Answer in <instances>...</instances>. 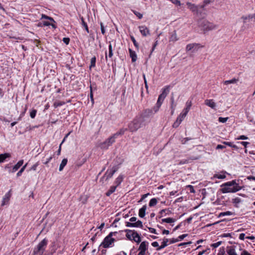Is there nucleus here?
<instances>
[{"mask_svg":"<svg viewBox=\"0 0 255 255\" xmlns=\"http://www.w3.org/2000/svg\"><path fill=\"white\" fill-rule=\"evenodd\" d=\"M222 186L223 187L221 189V191L223 193L236 192L241 189L240 187L235 180L225 183Z\"/></svg>","mask_w":255,"mask_h":255,"instance_id":"1","label":"nucleus"},{"mask_svg":"<svg viewBox=\"0 0 255 255\" xmlns=\"http://www.w3.org/2000/svg\"><path fill=\"white\" fill-rule=\"evenodd\" d=\"M198 25L204 33L215 29L217 25L205 19H200L198 21Z\"/></svg>","mask_w":255,"mask_h":255,"instance_id":"2","label":"nucleus"},{"mask_svg":"<svg viewBox=\"0 0 255 255\" xmlns=\"http://www.w3.org/2000/svg\"><path fill=\"white\" fill-rule=\"evenodd\" d=\"M48 244V240L44 239L34 249L33 254L34 255H43L45 248Z\"/></svg>","mask_w":255,"mask_h":255,"instance_id":"3","label":"nucleus"},{"mask_svg":"<svg viewBox=\"0 0 255 255\" xmlns=\"http://www.w3.org/2000/svg\"><path fill=\"white\" fill-rule=\"evenodd\" d=\"M169 86H166L163 89H162V93L159 96L156 103V105L158 108H159L161 106L163 100L166 98L168 93H169Z\"/></svg>","mask_w":255,"mask_h":255,"instance_id":"4","label":"nucleus"},{"mask_svg":"<svg viewBox=\"0 0 255 255\" xmlns=\"http://www.w3.org/2000/svg\"><path fill=\"white\" fill-rule=\"evenodd\" d=\"M128 129L130 132H134L140 128L141 125L135 118L130 123L128 124Z\"/></svg>","mask_w":255,"mask_h":255,"instance_id":"5","label":"nucleus"},{"mask_svg":"<svg viewBox=\"0 0 255 255\" xmlns=\"http://www.w3.org/2000/svg\"><path fill=\"white\" fill-rule=\"evenodd\" d=\"M116 138L113 135L107 139H106L104 142L101 143L100 144V147L101 149H107L108 147L111 146L113 143L115 142Z\"/></svg>","mask_w":255,"mask_h":255,"instance_id":"6","label":"nucleus"},{"mask_svg":"<svg viewBox=\"0 0 255 255\" xmlns=\"http://www.w3.org/2000/svg\"><path fill=\"white\" fill-rule=\"evenodd\" d=\"M117 170L118 167L116 166L113 167L111 170H108L104 175L101 178V180L105 178H106V180H107L109 178H111Z\"/></svg>","mask_w":255,"mask_h":255,"instance_id":"7","label":"nucleus"},{"mask_svg":"<svg viewBox=\"0 0 255 255\" xmlns=\"http://www.w3.org/2000/svg\"><path fill=\"white\" fill-rule=\"evenodd\" d=\"M115 241V239H110L107 237H105L103 242L101 244L100 247L103 246L104 248H109Z\"/></svg>","mask_w":255,"mask_h":255,"instance_id":"8","label":"nucleus"},{"mask_svg":"<svg viewBox=\"0 0 255 255\" xmlns=\"http://www.w3.org/2000/svg\"><path fill=\"white\" fill-rule=\"evenodd\" d=\"M147 243L145 241H143L141 243L138 250L140 251L138 255H145V251L147 249Z\"/></svg>","mask_w":255,"mask_h":255,"instance_id":"9","label":"nucleus"},{"mask_svg":"<svg viewBox=\"0 0 255 255\" xmlns=\"http://www.w3.org/2000/svg\"><path fill=\"white\" fill-rule=\"evenodd\" d=\"M136 118L141 125V127L145 126V125L148 123V121H147L148 117L145 115H141L136 117Z\"/></svg>","mask_w":255,"mask_h":255,"instance_id":"10","label":"nucleus"},{"mask_svg":"<svg viewBox=\"0 0 255 255\" xmlns=\"http://www.w3.org/2000/svg\"><path fill=\"white\" fill-rule=\"evenodd\" d=\"M126 226L128 227H139L142 228L143 227L142 223L141 221L138 220L135 223H130L127 222L126 223Z\"/></svg>","mask_w":255,"mask_h":255,"instance_id":"11","label":"nucleus"},{"mask_svg":"<svg viewBox=\"0 0 255 255\" xmlns=\"http://www.w3.org/2000/svg\"><path fill=\"white\" fill-rule=\"evenodd\" d=\"M138 28L143 36H146L150 35L149 29L145 25L139 26Z\"/></svg>","mask_w":255,"mask_h":255,"instance_id":"12","label":"nucleus"},{"mask_svg":"<svg viewBox=\"0 0 255 255\" xmlns=\"http://www.w3.org/2000/svg\"><path fill=\"white\" fill-rule=\"evenodd\" d=\"M11 196V190H10L4 196L3 198L1 206H4L8 203L10 198Z\"/></svg>","mask_w":255,"mask_h":255,"instance_id":"13","label":"nucleus"},{"mask_svg":"<svg viewBox=\"0 0 255 255\" xmlns=\"http://www.w3.org/2000/svg\"><path fill=\"white\" fill-rule=\"evenodd\" d=\"M125 232L127 233L126 234V237L129 240H132V238H133V237L135 236L134 233H137L135 231H132L128 229H126L125 230Z\"/></svg>","mask_w":255,"mask_h":255,"instance_id":"14","label":"nucleus"},{"mask_svg":"<svg viewBox=\"0 0 255 255\" xmlns=\"http://www.w3.org/2000/svg\"><path fill=\"white\" fill-rule=\"evenodd\" d=\"M23 163V160H20L18 162L12 167L11 170H9V172L12 173L16 172L20 167L22 165Z\"/></svg>","mask_w":255,"mask_h":255,"instance_id":"15","label":"nucleus"},{"mask_svg":"<svg viewBox=\"0 0 255 255\" xmlns=\"http://www.w3.org/2000/svg\"><path fill=\"white\" fill-rule=\"evenodd\" d=\"M187 5L188 6V8L190 9L193 12H197L198 6L196 5L195 4L189 2H187L186 3Z\"/></svg>","mask_w":255,"mask_h":255,"instance_id":"16","label":"nucleus"},{"mask_svg":"<svg viewBox=\"0 0 255 255\" xmlns=\"http://www.w3.org/2000/svg\"><path fill=\"white\" fill-rule=\"evenodd\" d=\"M205 104L212 109H214L216 107V103L214 102L213 100L207 99L205 101Z\"/></svg>","mask_w":255,"mask_h":255,"instance_id":"17","label":"nucleus"},{"mask_svg":"<svg viewBox=\"0 0 255 255\" xmlns=\"http://www.w3.org/2000/svg\"><path fill=\"white\" fill-rule=\"evenodd\" d=\"M178 40V38L177 37V35L176 31L174 30L172 33H171L170 37H169V41L170 42H175Z\"/></svg>","mask_w":255,"mask_h":255,"instance_id":"18","label":"nucleus"},{"mask_svg":"<svg viewBox=\"0 0 255 255\" xmlns=\"http://www.w3.org/2000/svg\"><path fill=\"white\" fill-rule=\"evenodd\" d=\"M146 210V205H145L140 208L139 210L138 215L140 218H143L145 215V211Z\"/></svg>","mask_w":255,"mask_h":255,"instance_id":"19","label":"nucleus"},{"mask_svg":"<svg viewBox=\"0 0 255 255\" xmlns=\"http://www.w3.org/2000/svg\"><path fill=\"white\" fill-rule=\"evenodd\" d=\"M169 241V240L168 239L164 238L163 240V242H162L161 245L160 246H159L158 248H157L156 250L157 251H159V250L164 248L165 247H166L168 245L167 243Z\"/></svg>","mask_w":255,"mask_h":255,"instance_id":"20","label":"nucleus"},{"mask_svg":"<svg viewBox=\"0 0 255 255\" xmlns=\"http://www.w3.org/2000/svg\"><path fill=\"white\" fill-rule=\"evenodd\" d=\"M129 53L130 55V57L131 58V61L132 62L136 61L137 59V56L135 52V51L132 50L131 49H129Z\"/></svg>","mask_w":255,"mask_h":255,"instance_id":"21","label":"nucleus"},{"mask_svg":"<svg viewBox=\"0 0 255 255\" xmlns=\"http://www.w3.org/2000/svg\"><path fill=\"white\" fill-rule=\"evenodd\" d=\"M238 81H239L238 79L233 78L231 80L224 81L223 82V84L225 85H227L231 84H237Z\"/></svg>","mask_w":255,"mask_h":255,"instance_id":"22","label":"nucleus"},{"mask_svg":"<svg viewBox=\"0 0 255 255\" xmlns=\"http://www.w3.org/2000/svg\"><path fill=\"white\" fill-rule=\"evenodd\" d=\"M192 106L191 101H188L186 103V108L183 110L182 112L187 114L188 112L189 111L190 108Z\"/></svg>","mask_w":255,"mask_h":255,"instance_id":"23","label":"nucleus"},{"mask_svg":"<svg viewBox=\"0 0 255 255\" xmlns=\"http://www.w3.org/2000/svg\"><path fill=\"white\" fill-rule=\"evenodd\" d=\"M10 156V155L9 153H6L4 154H0V163L3 162L4 160L8 157H9Z\"/></svg>","mask_w":255,"mask_h":255,"instance_id":"24","label":"nucleus"},{"mask_svg":"<svg viewBox=\"0 0 255 255\" xmlns=\"http://www.w3.org/2000/svg\"><path fill=\"white\" fill-rule=\"evenodd\" d=\"M127 130V128H122L120 129L119 131L117 132L116 133L113 134V135L116 138L118 136L120 135H123Z\"/></svg>","mask_w":255,"mask_h":255,"instance_id":"25","label":"nucleus"},{"mask_svg":"<svg viewBox=\"0 0 255 255\" xmlns=\"http://www.w3.org/2000/svg\"><path fill=\"white\" fill-rule=\"evenodd\" d=\"M117 186H112L110 189L106 192V195L107 196H110L112 193H113L116 188H117Z\"/></svg>","mask_w":255,"mask_h":255,"instance_id":"26","label":"nucleus"},{"mask_svg":"<svg viewBox=\"0 0 255 255\" xmlns=\"http://www.w3.org/2000/svg\"><path fill=\"white\" fill-rule=\"evenodd\" d=\"M67 161H68V160H67V158H64L62 160V162L60 165L59 168V170L60 171H61L62 170H63L64 167L67 164Z\"/></svg>","mask_w":255,"mask_h":255,"instance_id":"27","label":"nucleus"},{"mask_svg":"<svg viewBox=\"0 0 255 255\" xmlns=\"http://www.w3.org/2000/svg\"><path fill=\"white\" fill-rule=\"evenodd\" d=\"M242 202L241 199L239 197H236L233 199V203L235 204L236 207H239L238 204Z\"/></svg>","mask_w":255,"mask_h":255,"instance_id":"28","label":"nucleus"},{"mask_svg":"<svg viewBox=\"0 0 255 255\" xmlns=\"http://www.w3.org/2000/svg\"><path fill=\"white\" fill-rule=\"evenodd\" d=\"M134 235L135 236L132 238V240L137 243H139L141 242V238L139 235L138 233H134Z\"/></svg>","mask_w":255,"mask_h":255,"instance_id":"29","label":"nucleus"},{"mask_svg":"<svg viewBox=\"0 0 255 255\" xmlns=\"http://www.w3.org/2000/svg\"><path fill=\"white\" fill-rule=\"evenodd\" d=\"M123 178L122 176H119L117 177L115 181V184H116V186L118 187L123 181Z\"/></svg>","mask_w":255,"mask_h":255,"instance_id":"30","label":"nucleus"},{"mask_svg":"<svg viewBox=\"0 0 255 255\" xmlns=\"http://www.w3.org/2000/svg\"><path fill=\"white\" fill-rule=\"evenodd\" d=\"M253 18H255V15H249L248 16H243L242 17V18L243 19L244 22H247V20H250Z\"/></svg>","mask_w":255,"mask_h":255,"instance_id":"31","label":"nucleus"},{"mask_svg":"<svg viewBox=\"0 0 255 255\" xmlns=\"http://www.w3.org/2000/svg\"><path fill=\"white\" fill-rule=\"evenodd\" d=\"M175 221V219L171 218H168L162 219V222L167 223H172Z\"/></svg>","mask_w":255,"mask_h":255,"instance_id":"32","label":"nucleus"},{"mask_svg":"<svg viewBox=\"0 0 255 255\" xmlns=\"http://www.w3.org/2000/svg\"><path fill=\"white\" fill-rule=\"evenodd\" d=\"M81 21H82V25L84 27V28H85L86 31H87V32L88 33H89V30L88 26V25H87V23L84 21V18L83 17H81Z\"/></svg>","mask_w":255,"mask_h":255,"instance_id":"33","label":"nucleus"},{"mask_svg":"<svg viewBox=\"0 0 255 255\" xmlns=\"http://www.w3.org/2000/svg\"><path fill=\"white\" fill-rule=\"evenodd\" d=\"M233 214L234 213L232 212H231V211H227V212H221V213H220L219 214L218 217H221L225 216H230V215H233Z\"/></svg>","mask_w":255,"mask_h":255,"instance_id":"34","label":"nucleus"},{"mask_svg":"<svg viewBox=\"0 0 255 255\" xmlns=\"http://www.w3.org/2000/svg\"><path fill=\"white\" fill-rule=\"evenodd\" d=\"M96 62V58L95 56L92 57L90 61V68L95 67Z\"/></svg>","mask_w":255,"mask_h":255,"instance_id":"35","label":"nucleus"},{"mask_svg":"<svg viewBox=\"0 0 255 255\" xmlns=\"http://www.w3.org/2000/svg\"><path fill=\"white\" fill-rule=\"evenodd\" d=\"M198 159V158H197V157H193L189 158L188 159L183 160L181 161V163L182 164L188 163L190 162V160H196Z\"/></svg>","mask_w":255,"mask_h":255,"instance_id":"36","label":"nucleus"},{"mask_svg":"<svg viewBox=\"0 0 255 255\" xmlns=\"http://www.w3.org/2000/svg\"><path fill=\"white\" fill-rule=\"evenodd\" d=\"M157 203V200L156 198H152L149 203V206L150 207H152L156 205Z\"/></svg>","mask_w":255,"mask_h":255,"instance_id":"37","label":"nucleus"},{"mask_svg":"<svg viewBox=\"0 0 255 255\" xmlns=\"http://www.w3.org/2000/svg\"><path fill=\"white\" fill-rule=\"evenodd\" d=\"M27 165V163L25 164L24 166L22 167V168L20 169V170L17 173L16 175L17 176H21L22 173L24 171L26 166Z\"/></svg>","mask_w":255,"mask_h":255,"instance_id":"38","label":"nucleus"},{"mask_svg":"<svg viewBox=\"0 0 255 255\" xmlns=\"http://www.w3.org/2000/svg\"><path fill=\"white\" fill-rule=\"evenodd\" d=\"M41 18L42 19H48L50 21H52L54 22H55V21H54V20L53 19V18L51 17H50V16H48L44 14H42L41 15Z\"/></svg>","mask_w":255,"mask_h":255,"instance_id":"39","label":"nucleus"},{"mask_svg":"<svg viewBox=\"0 0 255 255\" xmlns=\"http://www.w3.org/2000/svg\"><path fill=\"white\" fill-rule=\"evenodd\" d=\"M214 177L215 178H218V179H224L226 178V175L224 173V174H215Z\"/></svg>","mask_w":255,"mask_h":255,"instance_id":"40","label":"nucleus"},{"mask_svg":"<svg viewBox=\"0 0 255 255\" xmlns=\"http://www.w3.org/2000/svg\"><path fill=\"white\" fill-rule=\"evenodd\" d=\"M113 53L112 46L111 44H110L109 46L108 56L109 58H112L113 57Z\"/></svg>","mask_w":255,"mask_h":255,"instance_id":"41","label":"nucleus"},{"mask_svg":"<svg viewBox=\"0 0 255 255\" xmlns=\"http://www.w3.org/2000/svg\"><path fill=\"white\" fill-rule=\"evenodd\" d=\"M130 39L132 40V41L134 45L136 47V48L138 49L139 48V45H138V44L137 43V42L136 41L134 37L133 36H130Z\"/></svg>","mask_w":255,"mask_h":255,"instance_id":"42","label":"nucleus"},{"mask_svg":"<svg viewBox=\"0 0 255 255\" xmlns=\"http://www.w3.org/2000/svg\"><path fill=\"white\" fill-rule=\"evenodd\" d=\"M65 104L63 102H55L53 104V106L55 108H56L59 106H62Z\"/></svg>","mask_w":255,"mask_h":255,"instance_id":"43","label":"nucleus"},{"mask_svg":"<svg viewBox=\"0 0 255 255\" xmlns=\"http://www.w3.org/2000/svg\"><path fill=\"white\" fill-rule=\"evenodd\" d=\"M194 45H195L192 44V43L187 45L186 47V50L187 51H189L191 50L192 49H194Z\"/></svg>","mask_w":255,"mask_h":255,"instance_id":"44","label":"nucleus"},{"mask_svg":"<svg viewBox=\"0 0 255 255\" xmlns=\"http://www.w3.org/2000/svg\"><path fill=\"white\" fill-rule=\"evenodd\" d=\"M37 111L35 109H33L30 113V116L32 119H34L36 116Z\"/></svg>","mask_w":255,"mask_h":255,"instance_id":"45","label":"nucleus"},{"mask_svg":"<svg viewBox=\"0 0 255 255\" xmlns=\"http://www.w3.org/2000/svg\"><path fill=\"white\" fill-rule=\"evenodd\" d=\"M90 99H91L92 104V105H93L94 103V98H93V91H92V87L91 86H90Z\"/></svg>","mask_w":255,"mask_h":255,"instance_id":"46","label":"nucleus"},{"mask_svg":"<svg viewBox=\"0 0 255 255\" xmlns=\"http://www.w3.org/2000/svg\"><path fill=\"white\" fill-rule=\"evenodd\" d=\"M187 114L183 112H182L180 115L178 117L179 118V119H180V121H183V120L185 118Z\"/></svg>","mask_w":255,"mask_h":255,"instance_id":"47","label":"nucleus"},{"mask_svg":"<svg viewBox=\"0 0 255 255\" xmlns=\"http://www.w3.org/2000/svg\"><path fill=\"white\" fill-rule=\"evenodd\" d=\"M175 107H176V104H174V98L171 97V109L174 110Z\"/></svg>","mask_w":255,"mask_h":255,"instance_id":"48","label":"nucleus"},{"mask_svg":"<svg viewBox=\"0 0 255 255\" xmlns=\"http://www.w3.org/2000/svg\"><path fill=\"white\" fill-rule=\"evenodd\" d=\"M134 14L139 18L141 19L142 18V14L136 11H133Z\"/></svg>","mask_w":255,"mask_h":255,"instance_id":"49","label":"nucleus"},{"mask_svg":"<svg viewBox=\"0 0 255 255\" xmlns=\"http://www.w3.org/2000/svg\"><path fill=\"white\" fill-rule=\"evenodd\" d=\"M192 44H194V45H194V49H198L199 48H202V47H203V45H201L199 43H192Z\"/></svg>","mask_w":255,"mask_h":255,"instance_id":"50","label":"nucleus"},{"mask_svg":"<svg viewBox=\"0 0 255 255\" xmlns=\"http://www.w3.org/2000/svg\"><path fill=\"white\" fill-rule=\"evenodd\" d=\"M228 118H222V117H220L219 118V120L218 121L221 122V123H224L225 122H227V121L228 120Z\"/></svg>","mask_w":255,"mask_h":255,"instance_id":"51","label":"nucleus"},{"mask_svg":"<svg viewBox=\"0 0 255 255\" xmlns=\"http://www.w3.org/2000/svg\"><path fill=\"white\" fill-rule=\"evenodd\" d=\"M221 244H222V242L220 241V242H217L216 243L212 244V247H213L214 248H216L218 247H219L220 245H221Z\"/></svg>","mask_w":255,"mask_h":255,"instance_id":"52","label":"nucleus"},{"mask_svg":"<svg viewBox=\"0 0 255 255\" xmlns=\"http://www.w3.org/2000/svg\"><path fill=\"white\" fill-rule=\"evenodd\" d=\"M187 187L189 188L190 192L191 193H194L195 192V191L193 186L189 185L187 186Z\"/></svg>","mask_w":255,"mask_h":255,"instance_id":"53","label":"nucleus"},{"mask_svg":"<svg viewBox=\"0 0 255 255\" xmlns=\"http://www.w3.org/2000/svg\"><path fill=\"white\" fill-rule=\"evenodd\" d=\"M187 236H188L187 234H183L182 235L179 236L178 237V241H180L183 240Z\"/></svg>","mask_w":255,"mask_h":255,"instance_id":"54","label":"nucleus"},{"mask_svg":"<svg viewBox=\"0 0 255 255\" xmlns=\"http://www.w3.org/2000/svg\"><path fill=\"white\" fill-rule=\"evenodd\" d=\"M169 241V244H174L175 243L179 242L178 238H177V239L172 238Z\"/></svg>","mask_w":255,"mask_h":255,"instance_id":"55","label":"nucleus"},{"mask_svg":"<svg viewBox=\"0 0 255 255\" xmlns=\"http://www.w3.org/2000/svg\"><path fill=\"white\" fill-rule=\"evenodd\" d=\"M117 233V232H111L110 233V234L106 237L108 238H110V239H113L112 238V236H114V235H116V234Z\"/></svg>","mask_w":255,"mask_h":255,"instance_id":"56","label":"nucleus"},{"mask_svg":"<svg viewBox=\"0 0 255 255\" xmlns=\"http://www.w3.org/2000/svg\"><path fill=\"white\" fill-rule=\"evenodd\" d=\"M149 195V193H147V194H145L144 195H142V196H141V199H140V200L138 201V202H141L142 200H143L146 197H147V196L148 195Z\"/></svg>","mask_w":255,"mask_h":255,"instance_id":"57","label":"nucleus"},{"mask_svg":"<svg viewBox=\"0 0 255 255\" xmlns=\"http://www.w3.org/2000/svg\"><path fill=\"white\" fill-rule=\"evenodd\" d=\"M38 162H37V163H36L35 164H34V165H33L31 167V169H31V170H34V171L36 170V168H37V166H38Z\"/></svg>","mask_w":255,"mask_h":255,"instance_id":"58","label":"nucleus"},{"mask_svg":"<svg viewBox=\"0 0 255 255\" xmlns=\"http://www.w3.org/2000/svg\"><path fill=\"white\" fill-rule=\"evenodd\" d=\"M100 25H101V29L102 33L103 34H104L105 33V28L103 25V24L101 22Z\"/></svg>","mask_w":255,"mask_h":255,"instance_id":"59","label":"nucleus"},{"mask_svg":"<svg viewBox=\"0 0 255 255\" xmlns=\"http://www.w3.org/2000/svg\"><path fill=\"white\" fill-rule=\"evenodd\" d=\"M248 137L245 135H241L239 137H238L237 139H242V140H245L248 139Z\"/></svg>","mask_w":255,"mask_h":255,"instance_id":"60","label":"nucleus"},{"mask_svg":"<svg viewBox=\"0 0 255 255\" xmlns=\"http://www.w3.org/2000/svg\"><path fill=\"white\" fill-rule=\"evenodd\" d=\"M63 41L65 44H68L70 41V39L69 38L65 37L63 39Z\"/></svg>","mask_w":255,"mask_h":255,"instance_id":"61","label":"nucleus"},{"mask_svg":"<svg viewBox=\"0 0 255 255\" xmlns=\"http://www.w3.org/2000/svg\"><path fill=\"white\" fill-rule=\"evenodd\" d=\"M148 229H149V231L152 233H153V234H157V233H156V230L154 228H148Z\"/></svg>","mask_w":255,"mask_h":255,"instance_id":"62","label":"nucleus"},{"mask_svg":"<svg viewBox=\"0 0 255 255\" xmlns=\"http://www.w3.org/2000/svg\"><path fill=\"white\" fill-rule=\"evenodd\" d=\"M226 147L224 145H221V144H218L216 146V149H223L225 148Z\"/></svg>","mask_w":255,"mask_h":255,"instance_id":"63","label":"nucleus"},{"mask_svg":"<svg viewBox=\"0 0 255 255\" xmlns=\"http://www.w3.org/2000/svg\"><path fill=\"white\" fill-rule=\"evenodd\" d=\"M180 125V124H179V123L177 122H175L173 124V127L174 128H177V127H178V126Z\"/></svg>","mask_w":255,"mask_h":255,"instance_id":"64","label":"nucleus"}]
</instances>
